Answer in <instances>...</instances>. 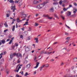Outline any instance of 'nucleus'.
I'll use <instances>...</instances> for the list:
<instances>
[{
	"label": "nucleus",
	"mask_w": 77,
	"mask_h": 77,
	"mask_svg": "<svg viewBox=\"0 0 77 77\" xmlns=\"http://www.w3.org/2000/svg\"><path fill=\"white\" fill-rule=\"evenodd\" d=\"M48 3V2L47 1L43 3L42 4H40V5H37V8L38 9H42V8L47 4V3Z\"/></svg>",
	"instance_id": "1"
},
{
	"label": "nucleus",
	"mask_w": 77,
	"mask_h": 77,
	"mask_svg": "<svg viewBox=\"0 0 77 77\" xmlns=\"http://www.w3.org/2000/svg\"><path fill=\"white\" fill-rule=\"evenodd\" d=\"M43 17H47L49 20H51V19L53 18V17H50V16L48 15H45V14H44L43 15Z\"/></svg>",
	"instance_id": "2"
},
{
	"label": "nucleus",
	"mask_w": 77,
	"mask_h": 77,
	"mask_svg": "<svg viewBox=\"0 0 77 77\" xmlns=\"http://www.w3.org/2000/svg\"><path fill=\"white\" fill-rule=\"evenodd\" d=\"M20 64H19L18 65H17V66L16 67V69L17 70V72H18V71H19L20 69V68H21V66H20ZM18 66H19V68H18Z\"/></svg>",
	"instance_id": "3"
},
{
	"label": "nucleus",
	"mask_w": 77,
	"mask_h": 77,
	"mask_svg": "<svg viewBox=\"0 0 77 77\" xmlns=\"http://www.w3.org/2000/svg\"><path fill=\"white\" fill-rule=\"evenodd\" d=\"M11 9H12V10H13V12H15V11H17V9L16 8H14V7H13V6H12L11 7Z\"/></svg>",
	"instance_id": "4"
},
{
	"label": "nucleus",
	"mask_w": 77,
	"mask_h": 77,
	"mask_svg": "<svg viewBox=\"0 0 77 77\" xmlns=\"http://www.w3.org/2000/svg\"><path fill=\"white\" fill-rule=\"evenodd\" d=\"M33 3H34V4H35V5H36V4H38V3H39V1L35 0L33 2Z\"/></svg>",
	"instance_id": "5"
},
{
	"label": "nucleus",
	"mask_w": 77,
	"mask_h": 77,
	"mask_svg": "<svg viewBox=\"0 0 77 77\" xmlns=\"http://www.w3.org/2000/svg\"><path fill=\"white\" fill-rule=\"evenodd\" d=\"M13 57L15 56H17V57H18V53L17 54L16 53H14L13 54Z\"/></svg>",
	"instance_id": "6"
},
{
	"label": "nucleus",
	"mask_w": 77,
	"mask_h": 77,
	"mask_svg": "<svg viewBox=\"0 0 77 77\" xmlns=\"http://www.w3.org/2000/svg\"><path fill=\"white\" fill-rule=\"evenodd\" d=\"M39 62H37L36 63V66L34 67V68H37L38 67V66H39Z\"/></svg>",
	"instance_id": "7"
},
{
	"label": "nucleus",
	"mask_w": 77,
	"mask_h": 77,
	"mask_svg": "<svg viewBox=\"0 0 77 77\" xmlns=\"http://www.w3.org/2000/svg\"><path fill=\"white\" fill-rule=\"evenodd\" d=\"M34 40H35V42L36 43H38V38H34Z\"/></svg>",
	"instance_id": "8"
},
{
	"label": "nucleus",
	"mask_w": 77,
	"mask_h": 77,
	"mask_svg": "<svg viewBox=\"0 0 77 77\" xmlns=\"http://www.w3.org/2000/svg\"><path fill=\"white\" fill-rule=\"evenodd\" d=\"M52 53V52H48V53H47V51H45V52L44 53V54H50Z\"/></svg>",
	"instance_id": "9"
},
{
	"label": "nucleus",
	"mask_w": 77,
	"mask_h": 77,
	"mask_svg": "<svg viewBox=\"0 0 77 77\" xmlns=\"http://www.w3.org/2000/svg\"><path fill=\"white\" fill-rule=\"evenodd\" d=\"M71 12L70 11H68L67 13V16H69L70 15H71Z\"/></svg>",
	"instance_id": "10"
},
{
	"label": "nucleus",
	"mask_w": 77,
	"mask_h": 77,
	"mask_svg": "<svg viewBox=\"0 0 77 77\" xmlns=\"http://www.w3.org/2000/svg\"><path fill=\"white\" fill-rule=\"evenodd\" d=\"M30 67V64L29 63L26 66V67L27 69L29 68Z\"/></svg>",
	"instance_id": "11"
},
{
	"label": "nucleus",
	"mask_w": 77,
	"mask_h": 77,
	"mask_svg": "<svg viewBox=\"0 0 77 77\" xmlns=\"http://www.w3.org/2000/svg\"><path fill=\"white\" fill-rule=\"evenodd\" d=\"M25 51H29V48L28 47H27L25 48Z\"/></svg>",
	"instance_id": "12"
},
{
	"label": "nucleus",
	"mask_w": 77,
	"mask_h": 77,
	"mask_svg": "<svg viewBox=\"0 0 77 77\" xmlns=\"http://www.w3.org/2000/svg\"><path fill=\"white\" fill-rule=\"evenodd\" d=\"M50 12H54V8H51L50 9Z\"/></svg>",
	"instance_id": "13"
},
{
	"label": "nucleus",
	"mask_w": 77,
	"mask_h": 77,
	"mask_svg": "<svg viewBox=\"0 0 77 77\" xmlns=\"http://www.w3.org/2000/svg\"><path fill=\"white\" fill-rule=\"evenodd\" d=\"M0 42H2V43L3 44H5V40H2L0 41Z\"/></svg>",
	"instance_id": "14"
},
{
	"label": "nucleus",
	"mask_w": 77,
	"mask_h": 77,
	"mask_svg": "<svg viewBox=\"0 0 77 77\" xmlns=\"http://www.w3.org/2000/svg\"><path fill=\"white\" fill-rule=\"evenodd\" d=\"M9 13L7 14H6L7 17H9V16H10V14H11V13L9 12Z\"/></svg>",
	"instance_id": "15"
},
{
	"label": "nucleus",
	"mask_w": 77,
	"mask_h": 77,
	"mask_svg": "<svg viewBox=\"0 0 77 77\" xmlns=\"http://www.w3.org/2000/svg\"><path fill=\"white\" fill-rule=\"evenodd\" d=\"M44 66H45L44 65H42L41 67L40 68V71H42V68H44Z\"/></svg>",
	"instance_id": "16"
},
{
	"label": "nucleus",
	"mask_w": 77,
	"mask_h": 77,
	"mask_svg": "<svg viewBox=\"0 0 77 77\" xmlns=\"http://www.w3.org/2000/svg\"><path fill=\"white\" fill-rule=\"evenodd\" d=\"M4 54L3 53H2L0 54V59H2V55H4Z\"/></svg>",
	"instance_id": "17"
},
{
	"label": "nucleus",
	"mask_w": 77,
	"mask_h": 77,
	"mask_svg": "<svg viewBox=\"0 0 77 77\" xmlns=\"http://www.w3.org/2000/svg\"><path fill=\"white\" fill-rule=\"evenodd\" d=\"M15 26H14L12 29V31L14 32L15 30Z\"/></svg>",
	"instance_id": "18"
},
{
	"label": "nucleus",
	"mask_w": 77,
	"mask_h": 77,
	"mask_svg": "<svg viewBox=\"0 0 77 77\" xmlns=\"http://www.w3.org/2000/svg\"><path fill=\"white\" fill-rule=\"evenodd\" d=\"M22 17H23L24 18H26V17H27V16L26 15V14H22Z\"/></svg>",
	"instance_id": "19"
},
{
	"label": "nucleus",
	"mask_w": 77,
	"mask_h": 77,
	"mask_svg": "<svg viewBox=\"0 0 77 77\" xmlns=\"http://www.w3.org/2000/svg\"><path fill=\"white\" fill-rule=\"evenodd\" d=\"M43 65H44V67L45 66L46 68H48V64Z\"/></svg>",
	"instance_id": "20"
},
{
	"label": "nucleus",
	"mask_w": 77,
	"mask_h": 77,
	"mask_svg": "<svg viewBox=\"0 0 77 77\" xmlns=\"http://www.w3.org/2000/svg\"><path fill=\"white\" fill-rule=\"evenodd\" d=\"M28 23H29V22H25V24H24L23 25V26H26V25H28Z\"/></svg>",
	"instance_id": "21"
},
{
	"label": "nucleus",
	"mask_w": 77,
	"mask_h": 77,
	"mask_svg": "<svg viewBox=\"0 0 77 77\" xmlns=\"http://www.w3.org/2000/svg\"><path fill=\"white\" fill-rule=\"evenodd\" d=\"M9 2L10 3H14V1H13V0H10L9 1Z\"/></svg>",
	"instance_id": "22"
},
{
	"label": "nucleus",
	"mask_w": 77,
	"mask_h": 77,
	"mask_svg": "<svg viewBox=\"0 0 77 77\" xmlns=\"http://www.w3.org/2000/svg\"><path fill=\"white\" fill-rule=\"evenodd\" d=\"M72 5H69V7L67 8V9H69V8H72Z\"/></svg>",
	"instance_id": "23"
},
{
	"label": "nucleus",
	"mask_w": 77,
	"mask_h": 77,
	"mask_svg": "<svg viewBox=\"0 0 77 77\" xmlns=\"http://www.w3.org/2000/svg\"><path fill=\"white\" fill-rule=\"evenodd\" d=\"M68 43H69L68 41H67L65 42V44H66V45H67L68 44Z\"/></svg>",
	"instance_id": "24"
},
{
	"label": "nucleus",
	"mask_w": 77,
	"mask_h": 77,
	"mask_svg": "<svg viewBox=\"0 0 77 77\" xmlns=\"http://www.w3.org/2000/svg\"><path fill=\"white\" fill-rule=\"evenodd\" d=\"M6 73L8 74H9V69H7L6 70Z\"/></svg>",
	"instance_id": "25"
},
{
	"label": "nucleus",
	"mask_w": 77,
	"mask_h": 77,
	"mask_svg": "<svg viewBox=\"0 0 77 77\" xmlns=\"http://www.w3.org/2000/svg\"><path fill=\"white\" fill-rule=\"evenodd\" d=\"M20 2H21V1L20 2V3L18 4V5L19 6H21V5H22V4H21V3H20Z\"/></svg>",
	"instance_id": "26"
},
{
	"label": "nucleus",
	"mask_w": 77,
	"mask_h": 77,
	"mask_svg": "<svg viewBox=\"0 0 77 77\" xmlns=\"http://www.w3.org/2000/svg\"><path fill=\"white\" fill-rule=\"evenodd\" d=\"M13 57H14V56H13V54H11L10 55V58L11 59H12V58H13Z\"/></svg>",
	"instance_id": "27"
},
{
	"label": "nucleus",
	"mask_w": 77,
	"mask_h": 77,
	"mask_svg": "<svg viewBox=\"0 0 77 77\" xmlns=\"http://www.w3.org/2000/svg\"><path fill=\"white\" fill-rule=\"evenodd\" d=\"M64 77H69V75L66 74L64 76Z\"/></svg>",
	"instance_id": "28"
},
{
	"label": "nucleus",
	"mask_w": 77,
	"mask_h": 77,
	"mask_svg": "<svg viewBox=\"0 0 77 77\" xmlns=\"http://www.w3.org/2000/svg\"><path fill=\"white\" fill-rule=\"evenodd\" d=\"M70 39V37H68L66 38V40L67 41H69Z\"/></svg>",
	"instance_id": "29"
},
{
	"label": "nucleus",
	"mask_w": 77,
	"mask_h": 77,
	"mask_svg": "<svg viewBox=\"0 0 77 77\" xmlns=\"http://www.w3.org/2000/svg\"><path fill=\"white\" fill-rule=\"evenodd\" d=\"M59 3L60 5H62V0L60 1L59 2Z\"/></svg>",
	"instance_id": "30"
},
{
	"label": "nucleus",
	"mask_w": 77,
	"mask_h": 77,
	"mask_svg": "<svg viewBox=\"0 0 77 77\" xmlns=\"http://www.w3.org/2000/svg\"><path fill=\"white\" fill-rule=\"evenodd\" d=\"M39 25V24L37 23H35V26H38Z\"/></svg>",
	"instance_id": "31"
},
{
	"label": "nucleus",
	"mask_w": 77,
	"mask_h": 77,
	"mask_svg": "<svg viewBox=\"0 0 77 77\" xmlns=\"http://www.w3.org/2000/svg\"><path fill=\"white\" fill-rule=\"evenodd\" d=\"M64 65V63L63 62H62V63H61L60 66H63Z\"/></svg>",
	"instance_id": "32"
},
{
	"label": "nucleus",
	"mask_w": 77,
	"mask_h": 77,
	"mask_svg": "<svg viewBox=\"0 0 77 77\" xmlns=\"http://www.w3.org/2000/svg\"><path fill=\"white\" fill-rule=\"evenodd\" d=\"M20 62V59H19L17 60V63H19Z\"/></svg>",
	"instance_id": "33"
},
{
	"label": "nucleus",
	"mask_w": 77,
	"mask_h": 77,
	"mask_svg": "<svg viewBox=\"0 0 77 77\" xmlns=\"http://www.w3.org/2000/svg\"><path fill=\"white\" fill-rule=\"evenodd\" d=\"M74 61L75 62H77V57L75 58V59H74Z\"/></svg>",
	"instance_id": "34"
},
{
	"label": "nucleus",
	"mask_w": 77,
	"mask_h": 77,
	"mask_svg": "<svg viewBox=\"0 0 77 77\" xmlns=\"http://www.w3.org/2000/svg\"><path fill=\"white\" fill-rule=\"evenodd\" d=\"M19 57H22V55L21 54L19 53Z\"/></svg>",
	"instance_id": "35"
},
{
	"label": "nucleus",
	"mask_w": 77,
	"mask_h": 77,
	"mask_svg": "<svg viewBox=\"0 0 77 77\" xmlns=\"http://www.w3.org/2000/svg\"><path fill=\"white\" fill-rule=\"evenodd\" d=\"M16 77H21V76H20V75H18V74H16Z\"/></svg>",
	"instance_id": "36"
},
{
	"label": "nucleus",
	"mask_w": 77,
	"mask_h": 77,
	"mask_svg": "<svg viewBox=\"0 0 77 77\" xmlns=\"http://www.w3.org/2000/svg\"><path fill=\"white\" fill-rule=\"evenodd\" d=\"M61 17L63 19V20H65V18L63 17V16H61Z\"/></svg>",
	"instance_id": "37"
},
{
	"label": "nucleus",
	"mask_w": 77,
	"mask_h": 77,
	"mask_svg": "<svg viewBox=\"0 0 77 77\" xmlns=\"http://www.w3.org/2000/svg\"><path fill=\"white\" fill-rule=\"evenodd\" d=\"M12 42V40H11L9 42V44H11Z\"/></svg>",
	"instance_id": "38"
},
{
	"label": "nucleus",
	"mask_w": 77,
	"mask_h": 77,
	"mask_svg": "<svg viewBox=\"0 0 77 77\" xmlns=\"http://www.w3.org/2000/svg\"><path fill=\"white\" fill-rule=\"evenodd\" d=\"M15 45L16 47H18V44L17 43H15Z\"/></svg>",
	"instance_id": "39"
},
{
	"label": "nucleus",
	"mask_w": 77,
	"mask_h": 77,
	"mask_svg": "<svg viewBox=\"0 0 77 77\" xmlns=\"http://www.w3.org/2000/svg\"><path fill=\"white\" fill-rule=\"evenodd\" d=\"M72 16L73 17H76V15H75V14H74L73 15H72Z\"/></svg>",
	"instance_id": "40"
},
{
	"label": "nucleus",
	"mask_w": 77,
	"mask_h": 77,
	"mask_svg": "<svg viewBox=\"0 0 77 77\" xmlns=\"http://www.w3.org/2000/svg\"><path fill=\"white\" fill-rule=\"evenodd\" d=\"M28 73L26 72L25 74L24 75V76H27V75H28Z\"/></svg>",
	"instance_id": "41"
},
{
	"label": "nucleus",
	"mask_w": 77,
	"mask_h": 77,
	"mask_svg": "<svg viewBox=\"0 0 77 77\" xmlns=\"http://www.w3.org/2000/svg\"><path fill=\"white\" fill-rule=\"evenodd\" d=\"M67 9H66L65 8H64L63 9V10L65 12V11H67Z\"/></svg>",
	"instance_id": "42"
},
{
	"label": "nucleus",
	"mask_w": 77,
	"mask_h": 77,
	"mask_svg": "<svg viewBox=\"0 0 77 77\" xmlns=\"http://www.w3.org/2000/svg\"><path fill=\"white\" fill-rule=\"evenodd\" d=\"M53 50V48H51L49 50V51H52Z\"/></svg>",
	"instance_id": "43"
},
{
	"label": "nucleus",
	"mask_w": 77,
	"mask_h": 77,
	"mask_svg": "<svg viewBox=\"0 0 77 77\" xmlns=\"http://www.w3.org/2000/svg\"><path fill=\"white\" fill-rule=\"evenodd\" d=\"M20 38H22L23 39V35H21L20 36Z\"/></svg>",
	"instance_id": "44"
},
{
	"label": "nucleus",
	"mask_w": 77,
	"mask_h": 77,
	"mask_svg": "<svg viewBox=\"0 0 77 77\" xmlns=\"http://www.w3.org/2000/svg\"><path fill=\"white\" fill-rule=\"evenodd\" d=\"M74 5L75 6H77V3H76L75 2H74Z\"/></svg>",
	"instance_id": "45"
},
{
	"label": "nucleus",
	"mask_w": 77,
	"mask_h": 77,
	"mask_svg": "<svg viewBox=\"0 0 77 77\" xmlns=\"http://www.w3.org/2000/svg\"><path fill=\"white\" fill-rule=\"evenodd\" d=\"M54 16L56 18H57L58 17L57 14H54Z\"/></svg>",
	"instance_id": "46"
},
{
	"label": "nucleus",
	"mask_w": 77,
	"mask_h": 77,
	"mask_svg": "<svg viewBox=\"0 0 77 77\" xmlns=\"http://www.w3.org/2000/svg\"><path fill=\"white\" fill-rule=\"evenodd\" d=\"M15 3H18L19 2L18 1L16 0L15 1Z\"/></svg>",
	"instance_id": "47"
},
{
	"label": "nucleus",
	"mask_w": 77,
	"mask_h": 77,
	"mask_svg": "<svg viewBox=\"0 0 77 77\" xmlns=\"http://www.w3.org/2000/svg\"><path fill=\"white\" fill-rule=\"evenodd\" d=\"M9 38H12V35H10L9 36Z\"/></svg>",
	"instance_id": "48"
},
{
	"label": "nucleus",
	"mask_w": 77,
	"mask_h": 77,
	"mask_svg": "<svg viewBox=\"0 0 77 77\" xmlns=\"http://www.w3.org/2000/svg\"><path fill=\"white\" fill-rule=\"evenodd\" d=\"M12 49L13 50L14 49V48H15V46H12Z\"/></svg>",
	"instance_id": "49"
},
{
	"label": "nucleus",
	"mask_w": 77,
	"mask_h": 77,
	"mask_svg": "<svg viewBox=\"0 0 77 77\" xmlns=\"http://www.w3.org/2000/svg\"><path fill=\"white\" fill-rule=\"evenodd\" d=\"M8 31V29H6L4 31V32H6V31Z\"/></svg>",
	"instance_id": "50"
},
{
	"label": "nucleus",
	"mask_w": 77,
	"mask_h": 77,
	"mask_svg": "<svg viewBox=\"0 0 77 77\" xmlns=\"http://www.w3.org/2000/svg\"><path fill=\"white\" fill-rule=\"evenodd\" d=\"M69 77H73V76L72 75H69Z\"/></svg>",
	"instance_id": "51"
},
{
	"label": "nucleus",
	"mask_w": 77,
	"mask_h": 77,
	"mask_svg": "<svg viewBox=\"0 0 77 77\" xmlns=\"http://www.w3.org/2000/svg\"><path fill=\"white\" fill-rule=\"evenodd\" d=\"M53 4V5H57V2H54Z\"/></svg>",
	"instance_id": "52"
},
{
	"label": "nucleus",
	"mask_w": 77,
	"mask_h": 77,
	"mask_svg": "<svg viewBox=\"0 0 77 77\" xmlns=\"http://www.w3.org/2000/svg\"><path fill=\"white\" fill-rule=\"evenodd\" d=\"M76 72V70H75L73 71L74 74H75Z\"/></svg>",
	"instance_id": "53"
},
{
	"label": "nucleus",
	"mask_w": 77,
	"mask_h": 77,
	"mask_svg": "<svg viewBox=\"0 0 77 77\" xmlns=\"http://www.w3.org/2000/svg\"><path fill=\"white\" fill-rule=\"evenodd\" d=\"M67 50V52H69V51H70V49H68L66 50Z\"/></svg>",
	"instance_id": "54"
},
{
	"label": "nucleus",
	"mask_w": 77,
	"mask_h": 77,
	"mask_svg": "<svg viewBox=\"0 0 77 77\" xmlns=\"http://www.w3.org/2000/svg\"><path fill=\"white\" fill-rule=\"evenodd\" d=\"M5 61V60H4V59H2L1 60V62H4Z\"/></svg>",
	"instance_id": "55"
},
{
	"label": "nucleus",
	"mask_w": 77,
	"mask_h": 77,
	"mask_svg": "<svg viewBox=\"0 0 77 77\" xmlns=\"http://www.w3.org/2000/svg\"><path fill=\"white\" fill-rule=\"evenodd\" d=\"M66 1H67V0H63V2L64 3H65V2H66Z\"/></svg>",
	"instance_id": "56"
},
{
	"label": "nucleus",
	"mask_w": 77,
	"mask_h": 77,
	"mask_svg": "<svg viewBox=\"0 0 77 77\" xmlns=\"http://www.w3.org/2000/svg\"><path fill=\"white\" fill-rule=\"evenodd\" d=\"M43 53H44V51H42L41 52V53H40V54H43Z\"/></svg>",
	"instance_id": "57"
},
{
	"label": "nucleus",
	"mask_w": 77,
	"mask_h": 77,
	"mask_svg": "<svg viewBox=\"0 0 77 77\" xmlns=\"http://www.w3.org/2000/svg\"><path fill=\"white\" fill-rule=\"evenodd\" d=\"M65 35H68V33H67V32H65Z\"/></svg>",
	"instance_id": "58"
},
{
	"label": "nucleus",
	"mask_w": 77,
	"mask_h": 77,
	"mask_svg": "<svg viewBox=\"0 0 77 77\" xmlns=\"http://www.w3.org/2000/svg\"><path fill=\"white\" fill-rule=\"evenodd\" d=\"M54 59H51V62H53V61H54Z\"/></svg>",
	"instance_id": "59"
},
{
	"label": "nucleus",
	"mask_w": 77,
	"mask_h": 77,
	"mask_svg": "<svg viewBox=\"0 0 77 77\" xmlns=\"http://www.w3.org/2000/svg\"><path fill=\"white\" fill-rule=\"evenodd\" d=\"M74 10H75V11H77V8H74Z\"/></svg>",
	"instance_id": "60"
},
{
	"label": "nucleus",
	"mask_w": 77,
	"mask_h": 77,
	"mask_svg": "<svg viewBox=\"0 0 77 77\" xmlns=\"http://www.w3.org/2000/svg\"><path fill=\"white\" fill-rule=\"evenodd\" d=\"M57 43V42H55L53 44L54 45V44H56Z\"/></svg>",
	"instance_id": "61"
},
{
	"label": "nucleus",
	"mask_w": 77,
	"mask_h": 77,
	"mask_svg": "<svg viewBox=\"0 0 77 77\" xmlns=\"http://www.w3.org/2000/svg\"><path fill=\"white\" fill-rule=\"evenodd\" d=\"M38 15H39V14H35V16H36V17H38Z\"/></svg>",
	"instance_id": "62"
},
{
	"label": "nucleus",
	"mask_w": 77,
	"mask_h": 77,
	"mask_svg": "<svg viewBox=\"0 0 77 77\" xmlns=\"http://www.w3.org/2000/svg\"><path fill=\"white\" fill-rule=\"evenodd\" d=\"M73 77H77V75H74Z\"/></svg>",
	"instance_id": "63"
},
{
	"label": "nucleus",
	"mask_w": 77,
	"mask_h": 77,
	"mask_svg": "<svg viewBox=\"0 0 77 77\" xmlns=\"http://www.w3.org/2000/svg\"><path fill=\"white\" fill-rule=\"evenodd\" d=\"M6 54V51H5L4 52V55H5Z\"/></svg>",
	"instance_id": "64"
}]
</instances>
